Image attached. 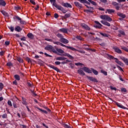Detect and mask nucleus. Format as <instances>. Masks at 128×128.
Wrapping results in <instances>:
<instances>
[{"label":"nucleus","instance_id":"obj_43","mask_svg":"<svg viewBox=\"0 0 128 128\" xmlns=\"http://www.w3.org/2000/svg\"><path fill=\"white\" fill-rule=\"evenodd\" d=\"M0 12H2L3 16H8V14L6 12L4 11V10H1Z\"/></svg>","mask_w":128,"mask_h":128},{"label":"nucleus","instance_id":"obj_62","mask_svg":"<svg viewBox=\"0 0 128 128\" xmlns=\"http://www.w3.org/2000/svg\"><path fill=\"white\" fill-rule=\"evenodd\" d=\"M4 52H6L2 51V50L0 52V56H4Z\"/></svg>","mask_w":128,"mask_h":128},{"label":"nucleus","instance_id":"obj_6","mask_svg":"<svg viewBox=\"0 0 128 128\" xmlns=\"http://www.w3.org/2000/svg\"><path fill=\"white\" fill-rule=\"evenodd\" d=\"M82 70H84L85 72H88V74H92V70H90L88 68V67H84L82 68H80Z\"/></svg>","mask_w":128,"mask_h":128},{"label":"nucleus","instance_id":"obj_52","mask_svg":"<svg viewBox=\"0 0 128 128\" xmlns=\"http://www.w3.org/2000/svg\"><path fill=\"white\" fill-rule=\"evenodd\" d=\"M122 50H125V52H128V48L126 47V46H122L121 48Z\"/></svg>","mask_w":128,"mask_h":128},{"label":"nucleus","instance_id":"obj_40","mask_svg":"<svg viewBox=\"0 0 128 128\" xmlns=\"http://www.w3.org/2000/svg\"><path fill=\"white\" fill-rule=\"evenodd\" d=\"M76 38L77 40H84L80 36H76Z\"/></svg>","mask_w":128,"mask_h":128},{"label":"nucleus","instance_id":"obj_30","mask_svg":"<svg viewBox=\"0 0 128 128\" xmlns=\"http://www.w3.org/2000/svg\"><path fill=\"white\" fill-rule=\"evenodd\" d=\"M0 4L2 6H6V2H4V0H0Z\"/></svg>","mask_w":128,"mask_h":128},{"label":"nucleus","instance_id":"obj_21","mask_svg":"<svg viewBox=\"0 0 128 128\" xmlns=\"http://www.w3.org/2000/svg\"><path fill=\"white\" fill-rule=\"evenodd\" d=\"M117 16H120V18H126V14H123L120 12H118L117 13Z\"/></svg>","mask_w":128,"mask_h":128},{"label":"nucleus","instance_id":"obj_51","mask_svg":"<svg viewBox=\"0 0 128 128\" xmlns=\"http://www.w3.org/2000/svg\"><path fill=\"white\" fill-rule=\"evenodd\" d=\"M8 28L12 32H13L14 30V28L12 26H8Z\"/></svg>","mask_w":128,"mask_h":128},{"label":"nucleus","instance_id":"obj_23","mask_svg":"<svg viewBox=\"0 0 128 128\" xmlns=\"http://www.w3.org/2000/svg\"><path fill=\"white\" fill-rule=\"evenodd\" d=\"M67 58L64 56H59L56 58V60H64Z\"/></svg>","mask_w":128,"mask_h":128},{"label":"nucleus","instance_id":"obj_57","mask_svg":"<svg viewBox=\"0 0 128 128\" xmlns=\"http://www.w3.org/2000/svg\"><path fill=\"white\" fill-rule=\"evenodd\" d=\"M75 66H84V64L81 62H78L75 63Z\"/></svg>","mask_w":128,"mask_h":128},{"label":"nucleus","instance_id":"obj_56","mask_svg":"<svg viewBox=\"0 0 128 128\" xmlns=\"http://www.w3.org/2000/svg\"><path fill=\"white\" fill-rule=\"evenodd\" d=\"M4 88V84L0 82V91L2 90Z\"/></svg>","mask_w":128,"mask_h":128},{"label":"nucleus","instance_id":"obj_8","mask_svg":"<svg viewBox=\"0 0 128 128\" xmlns=\"http://www.w3.org/2000/svg\"><path fill=\"white\" fill-rule=\"evenodd\" d=\"M112 48L115 50L116 52H117V54H122V52L120 49H119L118 46H114Z\"/></svg>","mask_w":128,"mask_h":128},{"label":"nucleus","instance_id":"obj_7","mask_svg":"<svg viewBox=\"0 0 128 128\" xmlns=\"http://www.w3.org/2000/svg\"><path fill=\"white\" fill-rule=\"evenodd\" d=\"M48 66L50 68H52V70H56V72H60V69H58V68L57 67L54 66V65L50 64L48 65Z\"/></svg>","mask_w":128,"mask_h":128},{"label":"nucleus","instance_id":"obj_38","mask_svg":"<svg viewBox=\"0 0 128 128\" xmlns=\"http://www.w3.org/2000/svg\"><path fill=\"white\" fill-rule=\"evenodd\" d=\"M127 92H128V90L126 88H121V92L126 94Z\"/></svg>","mask_w":128,"mask_h":128},{"label":"nucleus","instance_id":"obj_20","mask_svg":"<svg viewBox=\"0 0 128 128\" xmlns=\"http://www.w3.org/2000/svg\"><path fill=\"white\" fill-rule=\"evenodd\" d=\"M78 2H80V4H88L89 6L90 5V2H88L86 0H77Z\"/></svg>","mask_w":128,"mask_h":128},{"label":"nucleus","instance_id":"obj_47","mask_svg":"<svg viewBox=\"0 0 128 128\" xmlns=\"http://www.w3.org/2000/svg\"><path fill=\"white\" fill-rule=\"evenodd\" d=\"M100 72L102 74H104V76H108V72H106V71L104 70H100Z\"/></svg>","mask_w":128,"mask_h":128},{"label":"nucleus","instance_id":"obj_19","mask_svg":"<svg viewBox=\"0 0 128 128\" xmlns=\"http://www.w3.org/2000/svg\"><path fill=\"white\" fill-rule=\"evenodd\" d=\"M14 30L16 32H20L22 30V28H20V26H15Z\"/></svg>","mask_w":128,"mask_h":128},{"label":"nucleus","instance_id":"obj_24","mask_svg":"<svg viewBox=\"0 0 128 128\" xmlns=\"http://www.w3.org/2000/svg\"><path fill=\"white\" fill-rule=\"evenodd\" d=\"M22 104H24V106H28V102H26V98H24V97H22Z\"/></svg>","mask_w":128,"mask_h":128},{"label":"nucleus","instance_id":"obj_49","mask_svg":"<svg viewBox=\"0 0 128 128\" xmlns=\"http://www.w3.org/2000/svg\"><path fill=\"white\" fill-rule=\"evenodd\" d=\"M68 58H70V60H74V56H72V55L70 54H68V56H67Z\"/></svg>","mask_w":128,"mask_h":128},{"label":"nucleus","instance_id":"obj_48","mask_svg":"<svg viewBox=\"0 0 128 128\" xmlns=\"http://www.w3.org/2000/svg\"><path fill=\"white\" fill-rule=\"evenodd\" d=\"M108 58H110V60H116V58L114 57V56H112V55H110V54H108Z\"/></svg>","mask_w":128,"mask_h":128},{"label":"nucleus","instance_id":"obj_9","mask_svg":"<svg viewBox=\"0 0 128 128\" xmlns=\"http://www.w3.org/2000/svg\"><path fill=\"white\" fill-rule=\"evenodd\" d=\"M86 78H87L89 80H90L91 82H98V80L94 77H90L88 76H86Z\"/></svg>","mask_w":128,"mask_h":128},{"label":"nucleus","instance_id":"obj_17","mask_svg":"<svg viewBox=\"0 0 128 128\" xmlns=\"http://www.w3.org/2000/svg\"><path fill=\"white\" fill-rule=\"evenodd\" d=\"M27 36L28 38H30V40H34V35L32 33H28L27 34Z\"/></svg>","mask_w":128,"mask_h":128},{"label":"nucleus","instance_id":"obj_4","mask_svg":"<svg viewBox=\"0 0 128 128\" xmlns=\"http://www.w3.org/2000/svg\"><path fill=\"white\" fill-rule=\"evenodd\" d=\"M84 6L87 8L89 9V10H84V12H86V14H88V12H90L91 14H92V12H94V8L93 7L88 6L86 4H84Z\"/></svg>","mask_w":128,"mask_h":128},{"label":"nucleus","instance_id":"obj_26","mask_svg":"<svg viewBox=\"0 0 128 128\" xmlns=\"http://www.w3.org/2000/svg\"><path fill=\"white\" fill-rule=\"evenodd\" d=\"M106 12H108V14H112L114 13L116 10H114V9H107Z\"/></svg>","mask_w":128,"mask_h":128},{"label":"nucleus","instance_id":"obj_28","mask_svg":"<svg viewBox=\"0 0 128 128\" xmlns=\"http://www.w3.org/2000/svg\"><path fill=\"white\" fill-rule=\"evenodd\" d=\"M66 48H68V50H73V52H78V50L76 49L75 48L70 46H66Z\"/></svg>","mask_w":128,"mask_h":128},{"label":"nucleus","instance_id":"obj_59","mask_svg":"<svg viewBox=\"0 0 128 128\" xmlns=\"http://www.w3.org/2000/svg\"><path fill=\"white\" fill-rule=\"evenodd\" d=\"M20 24H26V21L24 20H20Z\"/></svg>","mask_w":128,"mask_h":128},{"label":"nucleus","instance_id":"obj_32","mask_svg":"<svg viewBox=\"0 0 128 128\" xmlns=\"http://www.w3.org/2000/svg\"><path fill=\"white\" fill-rule=\"evenodd\" d=\"M36 108H38V110H40V112H42L46 114H48V112L46 110H42L38 107H36Z\"/></svg>","mask_w":128,"mask_h":128},{"label":"nucleus","instance_id":"obj_64","mask_svg":"<svg viewBox=\"0 0 128 128\" xmlns=\"http://www.w3.org/2000/svg\"><path fill=\"white\" fill-rule=\"evenodd\" d=\"M69 65L71 68H74V64H72V63H70Z\"/></svg>","mask_w":128,"mask_h":128},{"label":"nucleus","instance_id":"obj_34","mask_svg":"<svg viewBox=\"0 0 128 128\" xmlns=\"http://www.w3.org/2000/svg\"><path fill=\"white\" fill-rule=\"evenodd\" d=\"M15 80H20V75L18 74H15L14 76Z\"/></svg>","mask_w":128,"mask_h":128},{"label":"nucleus","instance_id":"obj_16","mask_svg":"<svg viewBox=\"0 0 128 128\" xmlns=\"http://www.w3.org/2000/svg\"><path fill=\"white\" fill-rule=\"evenodd\" d=\"M60 42H62V44H68V40L66 38H62L60 40Z\"/></svg>","mask_w":128,"mask_h":128},{"label":"nucleus","instance_id":"obj_35","mask_svg":"<svg viewBox=\"0 0 128 128\" xmlns=\"http://www.w3.org/2000/svg\"><path fill=\"white\" fill-rule=\"evenodd\" d=\"M101 36H103L104 38H108V34L106 33H103L102 32H99Z\"/></svg>","mask_w":128,"mask_h":128},{"label":"nucleus","instance_id":"obj_12","mask_svg":"<svg viewBox=\"0 0 128 128\" xmlns=\"http://www.w3.org/2000/svg\"><path fill=\"white\" fill-rule=\"evenodd\" d=\"M50 0V2L52 4V6L56 8H57L58 7L60 6L56 4V0Z\"/></svg>","mask_w":128,"mask_h":128},{"label":"nucleus","instance_id":"obj_50","mask_svg":"<svg viewBox=\"0 0 128 128\" xmlns=\"http://www.w3.org/2000/svg\"><path fill=\"white\" fill-rule=\"evenodd\" d=\"M64 127L65 128H72V126H68L67 124H66V123L63 124Z\"/></svg>","mask_w":128,"mask_h":128},{"label":"nucleus","instance_id":"obj_42","mask_svg":"<svg viewBox=\"0 0 128 128\" xmlns=\"http://www.w3.org/2000/svg\"><path fill=\"white\" fill-rule=\"evenodd\" d=\"M30 92H31L32 94V96H38V94H36V92H34V91L30 90Z\"/></svg>","mask_w":128,"mask_h":128},{"label":"nucleus","instance_id":"obj_11","mask_svg":"<svg viewBox=\"0 0 128 128\" xmlns=\"http://www.w3.org/2000/svg\"><path fill=\"white\" fill-rule=\"evenodd\" d=\"M81 26L82 28H84V30H90V28L84 23L82 24Z\"/></svg>","mask_w":128,"mask_h":128},{"label":"nucleus","instance_id":"obj_25","mask_svg":"<svg viewBox=\"0 0 128 128\" xmlns=\"http://www.w3.org/2000/svg\"><path fill=\"white\" fill-rule=\"evenodd\" d=\"M54 44H57V46H65L66 48V46H67L60 42H54Z\"/></svg>","mask_w":128,"mask_h":128},{"label":"nucleus","instance_id":"obj_55","mask_svg":"<svg viewBox=\"0 0 128 128\" xmlns=\"http://www.w3.org/2000/svg\"><path fill=\"white\" fill-rule=\"evenodd\" d=\"M104 26H110V24L108 22H106L104 23Z\"/></svg>","mask_w":128,"mask_h":128},{"label":"nucleus","instance_id":"obj_2","mask_svg":"<svg viewBox=\"0 0 128 128\" xmlns=\"http://www.w3.org/2000/svg\"><path fill=\"white\" fill-rule=\"evenodd\" d=\"M108 100H110L112 101V102L116 104V106H117L118 108H122L123 110H128V108L126 107H125L124 106H122V104L116 102V100H112V98L110 97H108Z\"/></svg>","mask_w":128,"mask_h":128},{"label":"nucleus","instance_id":"obj_1","mask_svg":"<svg viewBox=\"0 0 128 128\" xmlns=\"http://www.w3.org/2000/svg\"><path fill=\"white\" fill-rule=\"evenodd\" d=\"M51 50L52 52H54V54H56L58 56H60V54H64V50L60 48H56L55 49L54 48V46H52L51 48Z\"/></svg>","mask_w":128,"mask_h":128},{"label":"nucleus","instance_id":"obj_29","mask_svg":"<svg viewBox=\"0 0 128 128\" xmlns=\"http://www.w3.org/2000/svg\"><path fill=\"white\" fill-rule=\"evenodd\" d=\"M64 6L65 8H72V6L68 2H66Z\"/></svg>","mask_w":128,"mask_h":128},{"label":"nucleus","instance_id":"obj_27","mask_svg":"<svg viewBox=\"0 0 128 128\" xmlns=\"http://www.w3.org/2000/svg\"><path fill=\"white\" fill-rule=\"evenodd\" d=\"M78 72L80 76H86V73L82 71V70L79 69L78 70Z\"/></svg>","mask_w":128,"mask_h":128},{"label":"nucleus","instance_id":"obj_54","mask_svg":"<svg viewBox=\"0 0 128 128\" xmlns=\"http://www.w3.org/2000/svg\"><path fill=\"white\" fill-rule=\"evenodd\" d=\"M6 66H14V64L11 62H8L6 64Z\"/></svg>","mask_w":128,"mask_h":128},{"label":"nucleus","instance_id":"obj_22","mask_svg":"<svg viewBox=\"0 0 128 128\" xmlns=\"http://www.w3.org/2000/svg\"><path fill=\"white\" fill-rule=\"evenodd\" d=\"M115 59H116L115 62H116V64H119V66H124V63L120 61V60H118V58Z\"/></svg>","mask_w":128,"mask_h":128},{"label":"nucleus","instance_id":"obj_46","mask_svg":"<svg viewBox=\"0 0 128 128\" xmlns=\"http://www.w3.org/2000/svg\"><path fill=\"white\" fill-rule=\"evenodd\" d=\"M44 40H47V42H53V44L56 42L48 38H44Z\"/></svg>","mask_w":128,"mask_h":128},{"label":"nucleus","instance_id":"obj_44","mask_svg":"<svg viewBox=\"0 0 128 128\" xmlns=\"http://www.w3.org/2000/svg\"><path fill=\"white\" fill-rule=\"evenodd\" d=\"M26 62H28V63H30V64L32 63V59H30V58L28 57H26Z\"/></svg>","mask_w":128,"mask_h":128},{"label":"nucleus","instance_id":"obj_14","mask_svg":"<svg viewBox=\"0 0 128 128\" xmlns=\"http://www.w3.org/2000/svg\"><path fill=\"white\" fill-rule=\"evenodd\" d=\"M56 8L57 10H61V12H62L63 14H66V12H68L66 10H65L64 8L62 7L61 6H58Z\"/></svg>","mask_w":128,"mask_h":128},{"label":"nucleus","instance_id":"obj_10","mask_svg":"<svg viewBox=\"0 0 128 128\" xmlns=\"http://www.w3.org/2000/svg\"><path fill=\"white\" fill-rule=\"evenodd\" d=\"M68 28H62L58 30L59 32H63V34H68Z\"/></svg>","mask_w":128,"mask_h":128},{"label":"nucleus","instance_id":"obj_53","mask_svg":"<svg viewBox=\"0 0 128 128\" xmlns=\"http://www.w3.org/2000/svg\"><path fill=\"white\" fill-rule=\"evenodd\" d=\"M119 32L122 34V36H126V32H124V30H120Z\"/></svg>","mask_w":128,"mask_h":128},{"label":"nucleus","instance_id":"obj_63","mask_svg":"<svg viewBox=\"0 0 128 128\" xmlns=\"http://www.w3.org/2000/svg\"><path fill=\"white\" fill-rule=\"evenodd\" d=\"M30 2L31 4H32L36 6V2H34V0H30Z\"/></svg>","mask_w":128,"mask_h":128},{"label":"nucleus","instance_id":"obj_33","mask_svg":"<svg viewBox=\"0 0 128 128\" xmlns=\"http://www.w3.org/2000/svg\"><path fill=\"white\" fill-rule=\"evenodd\" d=\"M13 18H14V20H16L18 22H20V20H22V18H20V16H15Z\"/></svg>","mask_w":128,"mask_h":128},{"label":"nucleus","instance_id":"obj_45","mask_svg":"<svg viewBox=\"0 0 128 128\" xmlns=\"http://www.w3.org/2000/svg\"><path fill=\"white\" fill-rule=\"evenodd\" d=\"M61 55H58V56H68V54L66 52H64V53H60Z\"/></svg>","mask_w":128,"mask_h":128},{"label":"nucleus","instance_id":"obj_18","mask_svg":"<svg viewBox=\"0 0 128 128\" xmlns=\"http://www.w3.org/2000/svg\"><path fill=\"white\" fill-rule=\"evenodd\" d=\"M120 59L123 60L124 62L126 64V66H128V59L124 57V56H121L120 57Z\"/></svg>","mask_w":128,"mask_h":128},{"label":"nucleus","instance_id":"obj_39","mask_svg":"<svg viewBox=\"0 0 128 128\" xmlns=\"http://www.w3.org/2000/svg\"><path fill=\"white\" fill-rule=\"evenodd\" d=\"M91 70H92V72L94 74H96V76H98V72L96 70H94V68H91Z\"/></svg>","mask_w":128,"mask_h":128},{"label":"nucleus","instance_id":"obj_41","mask_svg":"<svg viewBox=\"0 0 128 128\" xmlns=\"http://www.w3.org/2000/svg\"><path fill=\"white\" fill-rule=\"evenodd\" d=\"M52 46H46L44 48V50H51Z\"/></svg>","mask_w":128,"mask_h":128},{"label":"nucleus","instance_id":"obj_13","mask_svg":"<svg viewBox=\"0 0 128 128\" xmlns=\"http://www.w3.org/2000/svg\"><path fill=\"white\" fill-rule=\"evenodd\" d=\"M74 4L76 6V8H78L80 10V8H82V4L78 2H74Z\"/></svg>","mask_w":128,"mask_h":128},{"label":"nucleus","instance_id":"obj_36","mask_svg":"<svg viewBox=\"0 0 128 128\" xmlns=\"http://www.w3.org/2000/svg\"><path fill=\"white\" fill-rule=\"evenodd\" d=\"M12 106L14 108H18V104L16 102H12Z\"/></svg>","mask_w":128,"mask_h":128},{"label":"nucleus","instance_id":"obj_5","mask_svg":"<svg viewBox=\"0 0 128 128\" xmlns=\"http://www.w3.org/2000/svg\"><path fill=\"white\" fill-rule=\"evenodd\" d=\"M94 24H96L94 25V27L95 28H102V25L98 21H94Z\"/></svg>","mask_w":128,"mask_h":128},{"label":"nucleus","instance_id":"obj_15","mask_svg":"<svg viewBox=\"0 0 128 128\" xmlns=\"http://www.w3.org/2000/svg\"><path fill=\"white\" fill-rule=\"evenodd\" d=\"M72 14L70 12L66 13L64 14V16H62V20H66V18H70V16Z\"/></svg>","mask_w":128,"mask_h":128},{"label":"nucleus","instance_id":"obj_58","mask_svg":"<svg viewBox=\"0 0 128 128\" xmlns=\"http://www.w3.org/2000/svg\"><path fill=\"white\" fill-rule=\"evenodd\" d=\"M8 104L10 106H12V101L8 100Z\"/></svg>","mask_w":128,"mask_h":128},{"label":"nucleus","instance_id":"obj_37","mask_svg":"<svg viewBox=\"0 0 128 128\" xmlns=\"http://www.w3.org/2000/svg\"><path fill=\"white\" fill-rule=\"evenodd\" d=\"M56 36H58V38H60V40H62V38H64V36L60 33L56 34Z\"/></svg>","mask_w":128,"mask_h":128},{"label":"nucleus","instance_id":"obj_3","mask_svg":"<svg viewBox=\"0 0 128 128\" xmlns=\"http://www.w3.org/2000/svg\"><path fill=\"white\" fill-rule=\"evenodd\" d=\"M100 18L102 20H107V22H112V18H110V16L108 15H101L100 16Z\"/></svg>","mask_w":128,"mask_h":128},{"label":"nucleus","instance_id":"obj_60","mask_svg":"<svg viewBox=\"0 0 128 128\" xmlns=\"http://www.w3.org/2000/svg\"><path fill=\"white\" fill-rule=\"evenodd\" d=\"M8 118V114H6L2 115V118Z\"/></svg>","mask_w":128,"mask_h":128},{"label":"nucleus","instance_id":"obj_61","mask_svg":"<svg viewBox=\"0 0 128 128\" xmlns=\"http://www.w3.org/2000/svg\"><path fill=\"white\" fill-rule=\"evenodd\" d=\"M118 4H118L116 2H112V5L114 6H115V7L118 6Z\"/></svg>","mask_w":128,"mask_h":128},{"label":"nucleus","instance_id":"obj_31","mask_svg":"<svg viewBox=\"0 0 128 128\" xmlns=\"http://www.w3.org/2000/svg\"><path fill=\"white\" fill-rule=\"evenodd\" d=\"M16 60H18V62L21 64H22V62H24V60H22V58L20 57H17Z\"/></svg>","mask_w":128,"mask_h":128}]
</instances>
